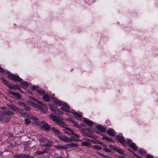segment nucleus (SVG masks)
<instances>
[{"mask_svg": "<svg viewBox=\"0 0 158 158\" xmlns=\"http://www.w3.org/2000/svg\"><path fill=\"white\" fill-rule=\"evenodd\" d=\"M54 102L57 105L59 106H61V109L64 111L67 112H69L72 114L76 116V118L78 120H80L82 118V115L81 113H78L75 110H69V107L66 103L60 101L56 98H54Z\"/></svg>", "mask_w": 158, "mask_h": 158, "instance_id": "1", "label": "nucleus"}, {"mask_svg": "<svg viewBox=\"0 0 158 158\" xmlns=\"http://www.w3.org/2000/svg\"><path fill=\"white\" fill-rule=\"evenodd\" d=\"M49 116L52 119L53 121L59 125L64 128L63 130L65 133L68 135H72L73 131L70 128L66 127V125L61 121L62 119L61 117L55 116L52 114L49 115Z\"/></svg>", "mask_w": 158, "mask_h": 158, "instance_id": "2", "label": "nucleus"}, {"mask_svg": "<svg viewBox=\"0 0 158 158\" xmlns=\"http://www.w3.org/2000/svg\"><path fill=\"white\" fill-rule=\"evenodd\" d=\"M28 116L31 119L34 121L36 125L40 126L43 129L46 130H49L50 129V127L47 123H45L44 121L40 122L37 118L35 116L31 115H29Z\"/></svg>", "mask_w": 158, "mask_h": 158, "instance_id": "3", "label": "nucleus"}, {"mask_svg": "<svg viewBox=\"0 0 158 158\" xmlns=\"http://www.w3.org/2000/svg\"><path fill=\"white\" fill-rule=\"evenodd\" d=\"M58 138L61 140L65 142H69L72 141L73 140L75 141H81L80 139H71L69 137H68L66 135H64L61 133L60 135H58Z\"/></svg>", "mask_w": 158, "mask_h": 158, "instance_id": "4", "label": "nucleus"}, {"mask_svg": "<svg viewBox=\"0 0 158 158\" xmlns=\"http://www.w3.org/2000/svg\"><path fill=\"white\" fill-rule=\"evenodd\" d=\"M6 73L8 74V77L15 81H20L22 79L18 76H16L13 74H11L9 71H6Z\"/></svg>", "mask_w": 158, "mask_h": 158, "instance_id": "5", "label": "nucleus"}, {"mask_svg": "<svg viewBox=\"0 0 158 158\" xmlns=\"http://www.w3.org/2000/svg\"><path fill=\"white\" fill-rule=\"evenodd\" d=\"M40 144L44 146H49L52 145V143L51 141L46 139L44 137L39 139Z\"/></svg>", "mask_w": 158, "mask_h": 158, "instance_id": "6", "label": "nucleus"}, {"mask_svg": "<svg viewBox=\"0 0 158 158\" xmlns=\"http://www.w3.org/2000/svg\"><path fill=\"white\" fill-rule=\"evenodd\" d=\"M8 106L12 110L17 112H19L22 115H25V114L24 112H23L21 109H19L16 106L10 104V105H8Z\"/></svg>", "mask_w": 158, "mask_h": 158, "instance_id": "7", "label": "nucleus"}, {"mask_svg": "<svg viewBox=\"0 0 158 158\" xmlns=\"http://www.w3.org/2000/svg\"><path fill=\"white\" fill-rule=\"evenodd\" d=\"M54 95H52V96H50L48 94H45L43 95V98L44 100L48 102L50 101L51 98L53 100V102H54V98H55L53 97Z\"/></svg>", "mask_w": 158, "mask_h": 158, "instance_id": "8", "label": "nucleus"}, {"mask_svg": "<svg viewBox=\"0 0 158 158\" xmlns=\"http://www.w3.org/2000/svg\"><path fill=\"white\" fill-rule=\"evenodd\" d=\"M116 138L117 140L121 144H124L125 143V140L121 133L119 134L118 135H117Z\"/></svg>", "mask_w": 158, "mask_h": 158, "instance_id": "9", "label": "nucleus"}, {"mask_svg": "<svg viewBox=\"0 0 158 158\" xmlns=\"http://www.w3.org/2000/svg\"><path fill=\"white\" fill-rule=\"evenodd\" d=\"M127 143L134 150L137 149V147L134 143H133L131 140L128 139L127 140Z\"/></svg>", "mask_w": 158, "mask_h": 158, "instance_id": "10", "label": "nucleus"}, {"mask_svg": "<svg viewBox=\"0 0 158 158\" xmlns=\"http://www.w3.org/2000/svg\"><path fill=\"white\" fill-rule=\"evenodd\" d=\"M31 98L33 99L34 101L37 102L38 103H39L40 105V106H44V110L43 111V112L44 113H46L47 110V107L45 106L44 104L42 103L41 101H40L36 99L33 98Z\"/></svg>", "mask_w": 158, "mask_h": 158, "instance_id": "11", "label": "nucleus"}, {"mask_svg": "<svg viewBox=\"0 0 158 158\" xmlns=\"http://www.w3.org/2000/svg\"><path fill=\"white\" fill-rule=\"evenodd\" d=\"M107 134L111 136H114L116 134L114 130L111 128H109L107 131Z\"/></svg>", "mask_w": 158, "mask_h": 158, "instance_id": "12", "label": "nucleus"}, {"mask_svg": "<svg viewBox=\"0 0 158 158\" xmlns=\"http://www.w3.org/2000/svg\"><path fill=\"white\" fill-rule=\"evenodd\" d=\"M52 130L56 135L58 137V135H60L62 133L58 130L55 128L53 127L52 128Z\"/></svg>", "mask_w": 158, "mask_h": 158, "instance_id": "13", "label": "nucleus"}, {"mask_svg": "<svg viewBox=\"0 0 158 158\" xmlns=\"http://www.w3.org/2000/svg\"><path fill=\"white\" fill-rule=\"evenodd\" d=\"M81 145L82 146L91 147L90 141L88 140H86L85 141L82 142L81 143Z\"/></svg>", "mask_w": 158, "mask_h": 158, "instance_id": "14", "label": "nucleus"}, {"mask_svg": "<svg viewBox=\"0 0 158 158\" xmlns=\"http://www.w3.org/2000/svg\"><path fill=\"white\" fill-rule=\"evenodd\" d=\"M48 151V148H46L44 149V150L42 151H37L35 152V153L37 155H40Z\"/></svg>", "mask_w": 158, "mask_h": 158, "instance_id": "15", "label": "nucleus"}, {"mask_svg": "<svg viewBox=\"0 0 158 158\" xmlns=\"http://www.w3.org/2000/svg\"><path fill=\"white\" fill-rule=\"evenodd\" d=\"M83 121L85 123L90 126L92 125L94 123L93 122L90 120H89L86 118H84Z\"/></svg>", "mask_w": 158, "mask_h": 158, "instance_id": "16", "label": "nucleus"}, {"mask_svg": "<svg viewBox=\"0 0 158 158\" xmlns=\"http://www.w3.org/2000/svg\"><path fill=\"white\" fill-rule=\"evenodd\" d=\"M96 128L98 129L102 132H104L106 131V128L100 125H98L97 126Z\"/></svg>", "mask_w": 158, "mask_h": 158, "instance_id": "17", "label": "nucleus"}, {"mask_svg": "<svg viewBox=\"0 0 158 158\" xmlns=\"http://www.w3.org/2000/svg\"><path fill=\"white\" fill-rule=\"evenodd\" d=\"M14 158H30V157L27 155H16L14 156Z\"/></svg>", "mask_w": 158, "mask_h": 158, "instance_id": "18", "label": "nucleus"}, {"mask_svg": "<svg viewBox=\"0 0 158 158\" xmlns=\"http://www.w3.org/2000/svg\"><path fill=\"white\" fill-rule=\"evenodd\" d=\"M67 148L70 147H76L78 146L77 144L73 143H71L69 144H67L66 145Z\"/></svg>", "mask_w": 158, "mask_h": 158, "instance_id": "19", "label": "nucleus"}, {"mask_svg": "<svg viewBox=\"0 0 158 158\" xmlns=\"http://www.w3.org/2000/svg\"><path fill=\"white\" fill-rule=\"evenodd\" d=\"M20 84L22 87L23 88H25L26 87H27L28 85V83L26 81L21 82Z\"/></svg>", "mask_w": 158, "mask_h": 158, "instance_id": "20", "label": "nucleus"}, {"mask_svg": "<svg viewBox=\"0 0 158 158\" xmlns=\"http://www.w3.org/2000/svg\"><path fill=\"white\" fill-rule=\"evenodd\" d=\"M28 104L30 105H31V106H33V107H38V105H37L35 103H34L32 101H27Z\"/></svg>", "mask_w": 158, "mask_h": 158, "instance_id": "21", "label": "nucleus"}, {"mask_svg": "<svg viewBox=\"0 0 158 158\" xmlns=\"http://www.w3.org/2000/svg\"><path fill=\"white\" fill-rule=\"evenodd\" d=\"M37 92L40 95H43L45 93V91L44 90L41 89H38L37 90Z\"/></svg>", "mask_w": 158, "mask_h": 158, "instance_id": "22", "label": "nucleus"}, {"mask_svg": "<svg viewBox=\"0 0 158 158\" xmlns=\"http://www.w3.org/2000/svg\"><path fill=\"white\" fill-rule=\"evenodd\" d=\"M18 103L19 104H21V105H22L24 106H25L24 108L25 110L27 111H28L30 110V108L29 106H25L23 102H18Z\"/></svg>", "mask_w": 158, "mask_h": 158, "instance_id": "23", "label": "nucleus"}, {"mask_svg": "<svg viewBox=\"0 0 158 158\" xmlns=\"http://www.w3.org/2000/svg\"><path fill=\"white\" fill-rule=\"evenodd\" d=\"M115 151L117 152L118 153L121 154H125L123 153V150L121 148H116L115 149Z\"/></svg>", "mask_w": 158, "mask_h": 158, "instance_id": "24", "label": "nucleus"}, {"mask_svg": "<svg viewBox=\"0 0 158 158\" xmlns=\"http://www.w3.org/2000/svg\"><path fill=\"white\" fill-rule=\"evenodd\" d=\"M58 149H67L66 146V145L64 146H60L58 145L56 146V147Z\"/></svg>", "mask_w": 158, "mask_h": 158, "instance_id": "25", "label": "nucleus"}, {"mask_svg": "<svg viewBox=\"0 0 158 158\" xmlns=\"http://www.w3.org/2000/svg\"><path fill=\"white\" fill-rule=\"evenodd\" d=\"M11 94L14 95L17 98H19L20 97V95L19 94L17 93L14 92H11Z\"/></svg>", "mask_w": 158, "mask_h": 158, "instance_id": "26", "label": "nucleus"}, {"mask_svg": "<svg viewBox=\"0 0 158 158\" xmlns=\"http://www.w3.org/2000/svg\"><path fill=\"white\" fill-rule=\"evenodd\" d=\"M24 121L25 124L27 125L29 124L31 122L30 120L28 118H25L24 120Z\"/></svg>", "mask_w": 158, "mask_h": 158, "instance_id": "27", "label": "nucleus"}, {"mask_svg": "<svg viewBox=\"0 0 158 158\" xmlns=\"http://www.w3.org/2000/svg\"><path fill=\"white\" fill-rule=\"evenodd\" d=\"M139 152L141 154H145L146 153V152L143 149H140L139 150Z\"/></svg>", "mask_w": 158, "mask_h": 158, "instance_id": "28", "label": "nucleus"}, {"mask_svg": "<svg viewBox=\"0 0 158 158\" xmlns=\"http://www.w3.org/2000/svg\"><path fill=\"white\" fill-rule=\"evenodd\" d=\"M102 139L103 140H105L109 141H111V139H110L105 136H103L102 138Z\"/></svg>", "mask_w": 158, "mask_h": 158, "instance_id": "29", "label": "nucleus"}, {"mask_svg": "<svg viewBox=\"0 0 158 158\" xmlns=\"http://www.w3.org/2000/svg\"><path fill=\"white\" fill-rule=\"evenodd\" d=\"M93 148L97 150H99L101 149V147L98 145H95L93 146Z\"/></svg>", "mask_w": 158, "mask_h": 158, "instance_id": "30", "label": "nucleus"}, {"mask_svg": "<svg viewBox=\"0 0 158 158\" xmlns=\"http://www.w3.org/2000/svg\"><path fill=\"white\" fill-rule=\"evenodd\" d=\"M50 109L53 112H55L56 110L55 108V107H53V106L51 105L50 106Z\"/></svg>", "mask_w": 158, "mask_h": 158, "instance_id": "31", "label": "nucleus"}, {"mask_svg": "<svg viewBox=\"0 0 158 158\" xmlns=\"http://www.w3.org/2000/svg\"><path fill=\"white\" fill-rule=\"evenodd\" d=\"M73 124V126L74 127H78V128H79L80 127V126H79L77 123H76L75 122H73V123H72Z\"/></svg>", "mask_w": 158, "mask_h": 158, "instance_id": "32", "label": "nucleus"}, {"mask_svg": "<svg viewBox=\"0 0 158 158\" xmlns=\"http://www.w3.org/2000/svg\"><path fill=\"white\" fill-rule=\"evenodd\" d=\"M38 88H39V86H38L33 85V86L32 88V89L33 90H35Z\"/></svg>", "mask_w": 158, "mask_h": 158, "instance_id": "33", "label": "nucleus"}, {"mask_svg": "<svg viewBox=\"0 0 158 158\" xmlns=\"http://www.w3.org/2000/svg\"><path fill=\"white\" fill-rule=\"evenodd\" d=\"M2 81L5 85H8L9 84L8 83V82L6 81L5 80L3 79H2Z\"/></svg>", "mask_w": 158, "mask_h": 158, "instance_id": "34", "label": "nucleus"}, {"mask_svg": "<svg viewBox=\"0 0 158 158\" xmlns=\"http://www.w3.org/2000/svg\"><path fill=\"white\" fill-rule=\"evenodd\" d=\"M146 158H153V156L152 155H149V154H147L146 156Z\"/></svg>", "mask_w": 158, "mask_h": 158, "instance_id": "35", "label": "nucleus"}, {"mask_svg": "<svg viewBox=\"0 0 158 158\" xmlns=\"http://www.w3.org/2000/svg\"><path fill=\"white\" fill-rule=\"evenodd\" d=\"M72 135H73L75 137H77V138L79 137V136L78 134L74 133L73 132V134H72Z\"/></svg>", "mask_w": 158, "mask_h": 158, "instance_id": "36", "label": "nucleus"}, {"mask_svg": "<svg viewBox=\"0 0 158 158\" xmlns=\"http://www.w3.org/2000/svg\"><path fill=\"white\" fill-rule=\"evenodd\" d=\"M104 150L106 152H109L110 151L109 149L106 148V147L104 148Z\"/></svg>", "mask_w": 158, "mask_h": 158, "instance_id": "37", "label": "nucleus"}, {"mask_svg": "<svg viewBox=\"0 0 158 158\" xmlns=\"http://www.w3.org/2000/svg\"><path fill=\"white\" fill-rule=\"evenodd\" d=\"M68 120L70 122L72 123L74 122L70 118H68Z\"/></svg>", "mask_w": 158, "mask_h": 158, "instance_id": "38", "label": "nucleus"}, {"mask_svg": "<svg viewBox=\"0 0 158 158\" xmlns=\"http://www.w3.org/2000/svg\"><path fill=\"white\" fill-rule=\"evenodd\" d=\"M0 72L2 73H3L4 72L3 69L1 67H0Z\"/></svg>", "mask_w": 158, "mask_h": 158, "instance_id": "39", "label": "nucleus"}, {"mask_svg": "<svg viewBox=\"0 0 158 158\" xmlns=\"http://www.w3.org/2000/svg\"><path fill=\"white\" fill-rule=\"evenodd\" d=\"M101 156L104 157H106L107 156H106L102 154H101Z\"/></svg>", "mask_w": 158, "mask_h": 158, "instance_id": "40", "label": "nucleus"}, {"mask_svg": "<svg viewBox=\"0 0 158 158\" xmlns=\"http://www.w3.org/2000/svg\"><path fill=\"white\" fill-rule=\"evenodd\" d=\"M98 143H99V144H100L101 145H102V144H103V143L101 142H99V141H98Z\"/></svg>", "mask_w": 158, "mask_h": 158, "instance_id": "41", "label": "nucleus"}, {"mask_svg": "<svg viewBox=\"0 0 158 158\" xmlns=\"http://www.w3.org/2000/svg\"><path fill=\"white\" fill-rule=\"evenodd\" d=\"M102 146L104 148L106 147V146L105 144H103V143L102 144Z\"/></svg>", "mask_w": 158, "mask_h": 158, "instance_id": "42", "label": "nucleus"}, {"mask_svg": "<svg viewBox=\"0 0 158 158\" xmlns=\"http://www.w3.org/2000/svg\"><path fill=\"white\" fill-rule=\"evenodd\" d=\"M118 157L119 158H126L125 157L122 156H119Z\"/></svg>", "mask_w": 158, "mask_h": 158, "instance_id": "43", "label": "nucleus"}, {"mask_svg": "<svg viewBox=\"0 0 158 158\" xmlns=\"http://www.w3.org/2000/svg\"><path fill=\"white\" fill-rule=\"evenodd\" d=\"M11 88L12 89H16V88H15V86H13L11 87Z\"/></svg>", "mask_w": 158, "mask_h": 158, "instance_id": "44", "label": "nucleus"}, {"mask_svg": "<svg viewBox=\"0 0 158 158\" xmlns=\"http://www.w3.org/2000/svg\"><path fill=\"white\" fill-rule=\"evenodd\" d=\"M97 152V153L98 154V155H100V156H101V153H99V152Z\"/></svg>", "mask_w": 158, "mask_h": 158, "instance_id": "45", "label": "nucleus"}]
</instances>
